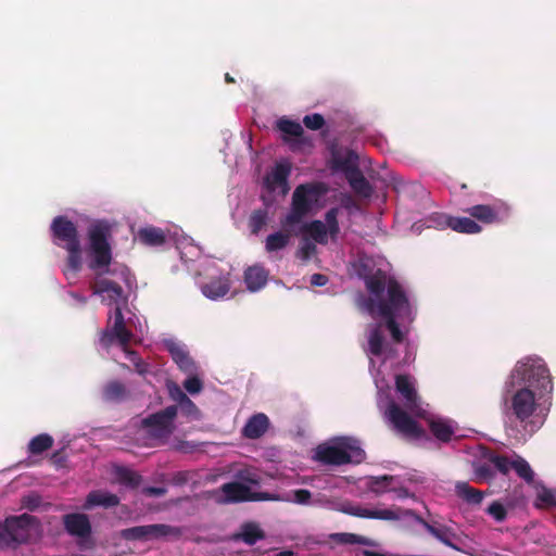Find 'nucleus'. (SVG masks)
Instances as JSON below:
<instances>
[{"label": "nucleus", "instance_id": "nucleus-45", "mask_svg": "<svg viewBox=\"0 0 556 556\" xmlns=\"http://www.w3.org/2000/svg\"><path fill=\"white\" fill-rule=\"evenodd\" d=\"M188 378L184 381V388L190 394H198L203 389V382L197 374H187Z\"/></svg>", "mask_w": 556, "mask_h": 556}, {"label": "nucleus", "instance_id": "nucleus-11", "mask_svg": "<svg viewBox=\"0 0 556 556\" xmlns=\"http://www.w3.org/2000/svg\"><path fill=\"white\" fill-rule=\"evenodd\" d=\"M352 156V153H349L346 156H334V167L344 173L348 182L356 194L369 198L372 193V188L359 167L353 162Z\"/></svg>", "mask_w": 556, "mask_h": 556}, {"label": "nucleus", "instance_id": "nucleus-59", "mask_svg": "<svg viewBox=\"0 0 556 556\" xmlns=\"http://www.w3.org/2000/svg\"><path fill=\"white\" fill-rule=\"evenodd\" d=\"M129 361L134 364V366L138 363V361H142V358L138 355L136 351L129 350L128 346H126V351H124Z\"/></svg>", "mask_w": 556, "mask_h": 556}, {"label": "nucleus", "instance_id": "nucleus-51", "mask_svg": "<svg viewBox=\"0 0 556 556\" xmlns=\"http://www.w3.org/2000/svg\"><path fill=\"white\" fill-rule=\"evenodd\" d=\"M179 407L181 412L187 416H197L199 414L197 405L189 397L182 401L179 404Z\"/></svg>", "mask_w": 556, "mask_h": 556}, {"label": "nucleus", "instance_id": "nucleus-64", "mask_svg": "<svg viewBox=\"0 0 556 556\" xmlns=\"http://www.w3.org/2000/svg\"><path fill=\"white\" fill-rule=\"evenodd\" d=\"M276 556H293V552H289V551L280 552Z\"/></svg>", "mask_w": 556, "mask_h": 556}, {"label": "nucleus", "instance_id": "nucleus-5", "mask_svg": "<svg viewBox=\"0 0 556 556\" xmlns=\"http://www.w3.org/2000/svg\"><path fill=\"white\" fill-rule=\"evenodd\" d=\"M328 191V186L321 181L299 185L293 191L291 208L283 224L289 226L300 224Z\"/></svg>", "mask_w": 556, "mask_h": 556}, {"label": "nucleus", "instance_id": "nucleus-38", "mask_svg": "<svg viewBox=\"0 0 556 556\" xmlns=\"http://www.w3.org/2000/svg\"><path fill=\"white\" fill-rule=\"evenodd\" d=\"M115 475L121 483L131 488H137L141 482V476L126 467L116 468Z\"/></svg>", "mask_w": 556, "mask_h": 556}, {"label": "nucleus", "instance_id": "nucleus-12", "mask_svg": "<svg viewBox=\"0 0 556 556\" xmlns=\"http://www.w3.org/2000/svg\"><path fill=\"white\" fill-rule=\"evenodd\" d=\"M132 337L131 330L126 327L122 308L117 305L113 315L110 316V321L100 341L104 346H110L116 342L123 351H126V346L129 345Z\"/></svg>", "mask_w": 556, "mask_h": 556}, {"label": "nucleus", "instance_id": "nucleus-17", "mask_svg": "<svg viewBox=\"0 0 556 556\" xmlns=\"http://www.w3.org/2000/svg\"><path fill=\"white\" fill-rule=\"evenodd\" d=\"M63 525L66 532L72 536L84 540L91 535V523L85 514H66L63 516Z\"/></svg>", "mask_w": 556, "mask_h": 556}, {"label": "nucleus", "instance_id": "nucleus-53", "mask_svg": "<svg viewBox=\"0 0 556 556\" xmlns=\"http://www.w3.org/2000/svg\"><path fill=\"white\" fill-rule=\"evenodd\" d=\"M300 252L303 258L308 260L316 252V245L312 242L305 241L302 243Z\"/></svg>", "mask_w": 556, "mask_h": 556}, {"label": "nucleus", "instance_id": "nucleus-56", "mask_svg": "<svg viewBox=\"0 0 556 556\" xmlns=\"http://www.w3.org/2000/svg\"><path fill=\"white\" fill-rule=\"evenodd\" d=\"M146 493L151 496H163L166 493V489L162 486H149L146 489Z\"/></svg>", "mask_w": 556, "mask_h": 556}, {"label": "nucleus", "instance_id": "nucleus-7", "mask_svg": "<svg viewBox=\"0 0 556 556\" xmlns=\"http://www.w3.org/2000/svg\"><path fill=\"white\" fill-rule=\"evenodd\" d=\"M509 393L504 389L503 401L507 410L521 424H525L536 410L534 392L528 387H516Z\"/></svg>", "mask_w": 556, "mask_h": 556}, {"label": "nucleus", "instance_id": "nucleus-15", "mask_svg": "<svg viewBox=\"0 0 556 556\" xmlns=\"http://www.w3.org/2000/svg\"><path fill=\"white\" fill-rule=\"evenodd\" d=\"M470 217L476 222L482 224H500L505 220L508 216L509 207L501 202L496 201L492 204H477L464 210Z\"/></svg>", "mask_w": 556, "mask_h": 556}, {"label": "nucleus", "instance_id": "nucleus-13", "mask_svg": "<svg viewBox=\"0 0 556 556\" xmlns=\"http://www.w3.org/2000/svg\"><path fill=\"white\" fill-rule=\"evenodd\" d=\"M386 417L392 425L393 429L404 437L420 438L424 433L418 422L393 401L388 404Z\"/></svg>", "mask_w": 556, "mask_h": 556}, {"label": "nucleus", "instance_id": "nucleus-50", "mask_svg": "<svg viewBox=\"0 0 556 556\" xmlns=\"http://www.w3.org/2000/svg\"><path fill=\"white\" fill-rule=\"evenodd\" d=\"M475 473H476L477 478L480 480H491L494 477V472H493L492 468L486 464L479 465L475 469Z\"/></svg>", "mask_w": 556, "mask_h": 556}, {"label": "nucleus", "instance_id": "nucleus-37", "mask_svg": "<svg viewBox=\"0 0 556 556\" xmlns=\"http://www.w3.org/2000/svg\"><path fill=\"white\" fill-rule=\"evenodd\" d=\"M268 212L265 208L254 210L249 217V228L253 235H257L267 225Z\"/></svg>", "mask_w": 556, "mask_h": 556}, {"label": "nucleus", "instance_id": "nucleus-4", "mask_svg": "<svg viewBox=\"0 0 556 556\" xmlns=\"http://www.w3.org/2000/svg\"><path fill=\"white\" fill-rule=\"evenodd\" d=\"M50 229L54 243L67 251L64 275L76 276L81 268V248L76 225L66 216L60 215L53 218Z\"/></svg>", "mask_w": 556, "mask_h": 556}, {"label": "nucleus", "instance_id": "nucleus-29", "mask_svg": "<svg viewBox=\"0 0 556 556\" xmlns=\"http://www.w3.org/2000/svg\"><path fill=\"white\" fill-rule=\"evenodd\" d=\"M139 240L149 247H160L165 243L166 235L163 229L148 226L138 231Z\"/></svg>", "mask_w": 556, "mask_h": 556}, {"label": "nucleus", "instance_id": "nucleus-63", "mask_svg": "<svg viewBox=\"0 0 556 556\" xmlns=\"http://www.w3.org/2000/svg\"><path fill=\"white\" fill-rule=\"evenodd\" d=\"M225 80H226V83H228V84L235 83L233 77H232V76H230V74H229V73H226V74H225Z\"/></svg>", "mask_w": 556, "mask_h": 556}, {"label": "nucleus", "instance_id": "nucleus-6", "mask_svg": "<svg viewBox=\"0 0 556 556\" xmlns=\"http://www.w3.org/2000/svg\"><path fill=\"white\" fill-rule=\"evenodd\" d=\"M364 458L365 452L351 438H341L334 444H320L316 448V459L325 465L361 463Z\"/></svg>", "mask_w": 556, "mask_h": 556}, {"label": "nucleus", "instance_id": "nucleus-10", "mask_svg": "<svg viewBox=\"0 0 556 556\" xmlns=\"http://www.w3.org/2000/svg\"><path fill=\"white\" fill-rule=\"evenodd\" d=\"M180 535V528L164 523L136 526L121 531V538L126 541H151L167 536L179 538Z\"/></svg>", "mask_w": 556, "mask_h": 556}, {"label": "nucleus", "instance_id": "nucleus-8", "mask_svg": "<svg viewBox=\"0 0 556 556\" xmlns=\"http://www.w3.org/2000/svg\"><path fill=\"white\" fill-rule=\"evenodd\" d=\"M8 523L12 548L31 543L37 540L41 532L40 520L36 516L26 513L9 516Z\"/></svg>", "mask_w": 556, "mask_h": 556}, {"label": "nucleus", "instance_id": "nucleus-16", "mask_svg": "<svg viewBox=\"0 0 556 556\" xmlns=\"http://www.w3.org/2000/svg\"><path fill=\"white\" fill-rule=\"evenodd\" d=\"M277 129L282 132V140L292 151L311 146V140L304 136V129L298 122L281 117L277 121Z\"/></svg>", "mask_w": 556, "mask_h": 556}, {"label": "nucleus", "instance_id": "nucleus-43", "mask_svg": "<svg viewBox=\"0 0 556 556\" xmlns=\"http://www.w3.org/2000/svg\"><path fill=\"white\" fill-rule=\"evenodd\" d=\"M489 459L503 475H507L509 470L513 469V460H510L507 456L492 455Z\"/></svg>", "mask_w": 556, "mask_h": 556}, {"label": "nucleus", "instance_id": "nucleus-19", "mask_svg": "<svg viewBox=\"0 0 556 556\" xmlns=\"http://www.w3.org/2000/svg\"><path fill=\"white\" fill-rule=\"evenodd\" d=\"M341 511L358 518L379 519V520H397L399 515L391 509H369L361 505H353L351 503L344 504Z\"/></svg>", "mask_w": 556, "mask_h": 556}, {"label": "nucleus", "instance_id": "nucleus-2", "mask_svg": "<svg viewBox=\"0 0 556 556\" xmlns=\"http://www.w3.org/2000/svg\"><path fill=\"white\" fill-rule=\"evenodd\" d=\"M112 225L106 219H97L92 222L87 229L88 267L94 271L97 278L91 285L94 294H106L111 303H118L123 298V288L115 281L102 278L104 274H110V265L113 261L111 245Z\"/></svg>", "mask_w": 556, "mask_h": 556}, {"label": "nucleus", "instance_id": "nucleus-42", "mask_svg": "<svg viewBox=\"0 0 556 556\" xmlns=\"http://www.w3.org/2000/svg\"><path fill=\"white\" fill-rule=\"evenodd\" d=\"M237 478L244 483H250L254 485H258L262 482V477L260 472L252 468L239 470L237 473Z\"/></svg>", "mask_w": 556, "mask_h": 556}, {"label": "nucleus", "instance_id": "nucleus-49", "mask_svg": "<svg viewBox=\"0 0 556 556\" xmlns=\"http://www.w3.org/2000/svg\"><path fill=\"white\" fill-rule=\"evenodd\" d=\"M488 514H490L496 521L505 520L507 516L506 508L504 505L497 501L493 502L486 509Z\"/></svg>", "mask_w": 556, "mask_h": 556}, {"label": "nucleus", "instance_id": "nucleus-18", "mask_svg": "<svg viewBox=\"0 0 556 556\" xmlns=\"http://www.w3.org/2000/svg\"><path fill=\"white\" fill-rule=\"evenodd\" d=\"M165 346L181 371L198 374V365L182 344L169 340L165 342Z\"/></svg>", "mask_w": 556, "mask_h": 556}, {"label": "nucleus", "instance_id": "nucleus-14", "mask_svg": "<svg viewBox=\"0 0 556 556\" xmlns=\"http://www.w3.org/2000/svg\"><path fill=\"white\" fill-rule=\"evenodd\" d=\"M222 492L227 503L277 501L278 497L267 492H253L241 482H228L222 485Z\"/></svg>", "mask_w": 556, "mask_h": 556}, {"label": "nucleus", "instance_id": "nucleus-35", "mask_svg": "<svg viewBox=\"0 0 556 556\" xmlns=\"http://www.w3.org/2000/svg\"><path fill=\"white\" fill-rule=\"evenodd\" d=\"M290 235L283 231H276L267 236L265 249L267 252H277L285 249L290 242Z\"/></svg>", "mask_w": 556, "mask_h": 556}, {"label": "nucleus", "instance_id": "nucleus-36", "mask_svg": "<svg viewBox=\"0 0 556 556\" xmlns=\"http://www.w3.org/2000/svg\"><path fill=\"white\" fill-rule=\"evenodd\" d=\"M53 445V438L47 433L34 437L28 443V452L33 455H39Z\"/></svg>", "mask_w": 556, "mask_h": 556}, {"label": "nucleus", "instance_id": "nucleus-22", "mask_svg": "<svg viewBox=\"0 0 556 556\" xmlns=\"http://www.w3.org/2000/svg\"><path fill=\"white\" fill-rule=\"evenodd\" d=\"M269 428V419L263 413H257L251 416L245 426L242 429V435L247 439H258L261 438Z\"/></svg>", "mask_w": 556, "mask_h": 556}, {"label": "nucleus", "instance_id": "nucleus-58", "mask_svg": "<svg viewBox=\"0 0 556 556\" xmlns=\"http://www.w3.org/2000/svg\"><path fill=\"white\" fill-rule=\"evenodd\" d=\"M129 361L134 364V366L138 363V361H142V358L138 355L136 351L129 350L128 346H126V351H124Z\"/></svg>", "mask_w": 556, "mask_h": 556}, {"label": "nucleus", "instance_id": "nucleus-9", "mask_svg": "<svg viewBox=\"0 0 556 556\" xmlns=\"http://www.w3.org/2000/svg\"><path fill=\"white\" fill-rule=\"evenodd\" d=\"M176 405L167 406L141 420L142 428L147 434L156 440L167 439L174 431V419L177 416Z\"/></svg>", "mask_w": 556, "mask_h": 556}, {"label": "nucleus", "instance_id": "nucleus-28", "mask_svg": "<svg viewBox=\"0 0 556 556\" xmlns=\"http://www.w3.org/2000/svg\"><path fill=\"white\" fill-rule=\"evenodd\" d=\"M330 539L337 544L348 545V544H359L364 546L376 547L379 543L370 538L359 535L356 533L349 532H340L330 534Z\"/></svg>", "mask_w": 556, "mask_h": 556}, {"label": "nucleus", "instance_id": "nucleus-23", "mask_svg": "<svg viewBox=\"0 0 556 556\" xmlns=\"http://www.w3.org/2000/svg\"><path fill=\"white\" fill-rule=\"evenodd\" d=\"M416 519L432 536H434L441 543L457 549L456 545L452 542V539L455 538V533L450 527H434L433 525L429 523L421 517H417Z\"/></svg>", "mask_w": 556, "mask_h": 556}, {"label": "nucleus", "instance_id": "nucleus-30", "mask_svg": "<svg viewBox=\"0 0 556 556\" xmlns=\"http://www.w3.org/2000/svg\"><path fill=\"white\" fill-rule=\"evenodd\" d=\"M429 429L437 440L447 443L454 435V429L447 420L430 419Z\"/></svg>", "mask_w": 556, "mask_h": 556}, {"label": "nucleus", "instance_id": "nucleus-52", "mask_svg": "<svg viewBox=\"0 0 556 556\" xmlns=\"http://www.w3.org/2000/svg\"><path fill=\"white\" fill-rule=\"evenodd\" d=\"M169 394L170 397L176 401L178 404H180L182 401H185L188 395L176 384H174L172 388H169Z\"/></svg>", "mask_w": 556, "mask_h": 556}, {"label": "nucleus", "instance_id": "nucleus-31", "mask_svg": "<svg viewBox=\"0 0 556 556\" xmlns=\"http://www.w3.org/2000/svg\"><path fill=\"white\" fill-rule=\"evenodd\" d=\"M455 492L458 497H460L470 505L480 504L484 496L483 492L472 488L467 482H457L455 485Z\"/></svg>", "mask_w": 556, "mask_h": 556}, {"label": "nucleus", "instance_id": "nucleus-62", "mask_svg": "<svg viewBox=\"0 0 556 556\" xmlns=\"http://www.w3.org/2000/svg\"><path fill=\"white\" fill-rule=\"evenodd\" d=\"M395 491H396L399 497H406L408 495V491L406 489L401 488Z\"/></svg>", "mask_w": 556, "mask_h": 556}, {"label": "nucleus", "instance_id": "nucleus-40", "mask_svg": "<svg viewBox=\"0 0 556 556\" xmlns=\"http://www.w3.org/2000/svg\"><path fill=\"white\" fill-rule=\"evenodd\" d=\"M338 214H339V208L338 207H331L325 214L327 233L330 236V238L332 240H336L338 235H339V232H340V226H339V222H338Z\"/></svg>", "mask_w": 556, "mask_h": 556}, {"label": "nucleus", "instance_id": "nucleus-44", "mask_svg": "<svg viewBox=\"0 0 556 556\" xmlns=\"http://www.w3.org/2000/svg\"><path fill=\"white\" fill-rule=\"evenodd\" d=\"M41 503V496L34 492L26 494L21 498L22 508L28 509L30 511L37 510L40 507Z\"/></svg>", "mask_w": 556, "mask_h": 556}, {"label": "nucleus", "instance_id": "nucleus-27", "mask_svg": "<svg viewBox=\"0 0 556 556\" xmlns=\"http://www.w3.org/2000/svg\"><path fill=\"white\" fill-rule=\"evenodd\" d=\"M447 226L454 231L468 235L482 231V227L472 217H448Z\"/></svg>", "mask_w": 556, "mask_h": 556}, {"label": "nucleus", "instance_id": "nucleus-61", "mask_svg": "<svg viewBox=\"0 0 556 556\" xmlns=\"http://www.w3.org/2000/svg\"><path fill=\"white\" fill-rule=\"evenodd\" d=\"M178 450L184 453H189V452H191V446H190L189 442L184 441V442L179 443Z\"/></svg>", "mask_w": 556, "mask_h": 556}, {"label": "nucleus", "instance_id": "nucleus-55", "mask_svg": "<svg viewBox=\"0 0 556 556\" xmlns=\"http://www.w3.org/2000/svg\"><path fill=\"white\" fill-rule=\"evenodd\" d=\"M328 282V277L323 274H314L311 277V285L316 287H324Z\"/></svg>", "mask_w": 556, "mask_h": 556}, {"label": "nucleus", "instance_id": "nucleus-3", "mask_svg": "<svg viewBox=\"0 0 556 556\" xmlns=\"http://www.w3.org/2000/svg\"><path fill=\"white\" fill-rule=\"evenodd\" d=\"M516 387L535 388L544 393H552L553 381L544 361L531 356L518 361L505 382V390L509 393Z\"/></svg>", "mask_w": 556, "mask_h": 556}, {"label": "nucleus", "instance_id": "nucleus-41", "mask_svg": "<svg viewBox=\"0 0 556 556\" xmlns=\"http://www.w3.org/2000/svg\"><path fill=\"white\" fill-rule=\"evenodd\" d=\"M393 481L392 476L372 477L370 479V490L375 493H382L390 490V484Z\"/></svg>", "mask_w": 556, "mask_h": 556}, {"label": "nucleus", "instance_id": "nucleus-25", "mask_svg": "<svg viewBox=\"0 0 556 556\" xmlns=\"http://www.w3.org/2000/svg\"><path fill=\"white\" fill-rule=\"evenodd\" d=\"M264 538L265 532L255 522H247L242 525L240 532L233 535L236 541H242L248 545H253Z\"/></svg>", "mask_w": 556, "mask_h": 556}, {"label": "nucleus", "instance_id": "nucleus-1", "mask_svg": "<svg viewBox=\"0 0 556 556\" xmlns=\"http://www.w3.org/2000/svg\"><path fill=\"white\" fill-rule=\"evenodd\" d=\"M369 296L364 307L371 316L383 318L384 323L371 325L367 330V353L384 361L394 359L399 353L395 344L403 343L406 333L400 328V318H410L412 306L403 286L389 277L382 269L372 274H359Z\"/></svg>", "mask_w": 556, "mask_h": 556}, {"label": "nucleus", "instance_id": "nucleus-57", "mask_svg": "<svg viewBox=\"0 0 556 556\" xmlns=\"http://www.w3.org/2000/svg\"><path fill=\"white\" fill-rule=\"evenodd\" d=\"M129 361L134 364V366L138 363V361H142V358L138 355L136 351L129 350L128 346H126V351H124Z\"/></svg>", "mask_w": 556, "mask_h": 556}, {"label": "nucleus", "instance_id": "nucleus-47", "mask_svg": "<svg viewBox=\"0 0 556 556\" xmlns=\"http://www.w3.org/2000/svg\"><path fill=\"white\" fill-rule=\"evenodd\" d=\"M291 502L299 505H311L312 504V493L306 489H298L292 491Z\"/></svg>", "mask_w": 556, "mask_h": 556}, {"label": "nucleus", "instance_id": "nucleus-32", "mask_svg": "<svg viewBox=\"0 0 556 556\" xmlns=\"http://www.w3.org/2000/svg\"><path fill=\"white\" fill-rule=\"evenodd\" d=\"M230 290L229 282L226 279H213L202 287L203 294L212 300L225 296Z\"/></svg>", "mask_w": 556, "mask_h": 556}, {"label": "nucleus", "instance_id": "nucleus-34", "mask_svg": "<svg viewBox=\"0 0 556 556\" xmlns=\"http://www.w3.org/2000/svg\"><path fill=\"white\" fill-rule=\"evenodd\" d=\"M303 230L317 243L327 244V227L321 220H313L306 224Z\"/></svg>", "mask_w": 556, "mask_h": 556}, {"label": "nucleus", "instance_id": "nucleus-26", "mask_svg": "<svg viewBox=\"0 0 556 556\" xmlns=\"http://www.w3.org/2000/svg\"><path fill=\"white\" fill-rule=\"evenodd\" d=\"M290 167L287 164H277L273 172L266 177V184L269 189L282 188L285 191L288 187V177Z\"/></svg>", "mask_w": 556, "mask_h": 556}, {"label": "nucleus", "instance_id": "nucleus-20", "mask_svg": "<svg viewBox=\"0 0 556 556\" xmlns=\"http://www.w3.org/2000/svg\"><path fill=\"white\" fill-rule=\"evenodd\" d=\"M395 389L404 399L407 409L415 410L419 407L417 391L407 375L395 377Z\"/></svg>", "mask_w": 556, "mask_h": 556}, {"label": "nucleus", "instance_id": "nucleus-33", "mask_svg": "<svg viewBox=\"0 0 556 556\" xmlns=\"http://www.w3.org/2000/svg\"><path fill=\"white\" fill-rule=\"evenodd\" d=\"M128 391L124 383L113 380L103 389V396L110 402H121L127 397Z\"/></svg>", "mask_w": 556, "mask_h": 556}, {"label": "nucleus", "instance_id": "nucleus-60", "mask_svg": "<svg viewBox=\"0 0 556 556\" xmlns=\"http://www.w3.org/2000/svg\"><path fill=\"white\" fill-rule=\"evenodd\" d=\"M135 368L140 375H144L148 371V365L143 361H138V363L135 365Z\"/></svg>", "mask_w": 556, "mask_h": 556}, {"label": "nucleus", "instance_id": "nucleus-48", "mask_svg": "<svg viewBox=\"0 0 556 556\" xmlns=\"http://www.w3.org/2000/svg\"><path fill=\"white\" fill-rule=\"evenodd\" d=\"M7 548H12L8 517L3 521H0V549Z\"/></svg>", "mask_w": 556, "mask_h": 556}, {"label": "nucleus", "instance_id": "nucleus-24", "mask_svg": "<svg viewBox=\"0 0 556 556\" xmlns=\"http://www.w3.org/2000/svg\"><path fill=\"white\" fill-rule=\"evenodd\" d=\"M119 504V497L115 494L104 491H92L88 494L85 508L103 506L105 508L114 507Z\"/></svg>", "mask_w": 556, "mask_h": 556}, {"label": "nucleus", "instance_id": "nucleus-39", "mask_svg": "<svg viewBox=\"0 0 556 556\" xmlns=\"http://www.w3.org/2000/svg\"><path fill=\"white\" fill-rule=\"evenodd\" d=\"M513 469L516 471L518 477L523 479L527 483L533 482L534 472L529 463L522 457L518 456L515 460H513Z\"/></svg>", "mask_w": 556, "mask_h": 556}, {"label": "nucleus", "instance_id": "nucleus-21", "mask_svg": "<svg viewBox=\"0 0 556 556\" xmlns=\"http://www.w3.org/2000/svg\"><path fill=\"white\" fill-rule=\"evenodd\" d=\"M268 276V270L260 264L248 267L244 270V282L247 285V289L251 292L261 290L266 286Z\"/></svg>", "mask_w": 556, "mask_h": 556}, {"label": "nucleus", "instance_id": "nucleus-46", "mask_svg": "<svg viewBox=\"0 0 556 556\" xmlns=\"http://www.w3.org/2000/svg\"><path fill=\"white\" fill-rule=\"evenodd\" d=\"M303 124L306 128L311 130H319L325 125V118L319 113H314L309 115H305L303 118Z\"/></svg>", "mask_w": 556, "mask_h": 556}, {"label": "nucleus", "instance_id": "nucleus-54", "mask_svg": "<svg viewBox=\"0 0 556 556\" xmlns=\"http://www.w3.org/2000/svg\"><path fill=\"white\" fill-rule=\"evenodd\" d=\"M539 498L545 503L548 506H555L556 507V492L553 493L549 490H544L540 495Z\"/></svg>", "mask_w": 556, "mask_h": 556}]
</instances>
